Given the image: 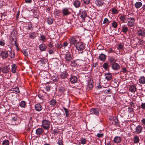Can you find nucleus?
<instances>
[{
    "instance_id": "obj_30",
    "label": "nucleus",
    "mask_w": 145,
    "mask_h": 145,
    "mask_svg": "<svg viewBox=\"0 0 145 145\" xmlns=\"http://www.w3.org/2000/svg\"><path fill=\"white\" fill-rule=\"evenodd\" d=\"M142 3L141 2L138 1L136 3L135 6L136 8H140L142 6Z\"/></svg>"
},
{
    "instance_id": "obj_39",
    "label": "nucleus",
    "mask_w": 145,
    "mask_h": 145,
    "mask_svg": "<svg viewBox=\"0 0 145 145\" xmlns=\"http://www.w3.org/2000/svg\"><path fill=\"white\" fill-rule=\"evenodd\" d=\"M139 139L138 137V136H135L134 138V142L135 143H138L139 141Z\"/></svg>"
},
{
    "instance_id": "obj_24",
    "label": "nucleus",
    "mask_w": 145,
    "mask_h": 145,
    "mask_svg": "<svg viewBox=\"0 0 145 145\" xmlns=\"http://www.w3.org/2000/svg\"><path fill=\"white\" fill-rule=\"evenodd\" d=\"M105 78L107 80H110L112 78V75L110 73H106L105 74Z\"/></svg>"
},
{
    "instance_id": "obj_35",
    "label": "nucleus",
    "mask_w": 145,
    "mask_h": 145,
    "mask_svg": "<svg viewBox=\"0 0 145 145\" xmlns=\"http://www.w3.org/2000/svg\"><path fill=\"white\" fill-rule=\"evenodd\" d=\"M119 18L121 21L123 22H125V20L127 18V16L125 15H122Z\"/></svg>"
},
{
    "instance_id": "obj_34",
    "label": "nucleus",
    "mask_w": 145,
    "mask_h": 145,
    "mask_svg": "<svg viewBox=\"0 0 145 145\" xmlns=\"http://www.w3.org/2000/svg\"><path fill=\"white\" fill-rule=\"evenodd\" d=\"M11 91H13V92H15L16 93H19L20 92L19 89L18 87H16L12 89H11Z\"/></svg>"
},
{
    "instance_id": "obj_22",
    "label": "nucleus",
    "mask_w": 145,
    "mask_h": 145,
    "mask_svg": "<svg viewBox=\"0 0 145 145\" xmlns=\"http://www.w3.org/2000/svg\"><path fill=\"white\" fill-rule=\"evenodd\" d=\"M44 131L41 128H39L36 130V133L37 135H41Z\"/></svg>"
},
{
    "instance_id": "obj_23",
    "label": "nucleus",
    "mask_w": 145,
    "mask_h": 145,
    "mask_svg": "<svg viewBox=\"0 0 145 145\" xmlns=\"http://www.w3.org/2000/svg\"><path fill=\"white\" fill-rule=\"evenodd\" d=\"M129 89L131 92L134 93L137 90V88L135 86L132 85L129 87Z\"/></svg>"
},
{
    "instance_id": "obj_42",
    "label": "nucleus",
    "mask_w": 145,
    "mask_h": 145,
    "mask_svg": "<svg viewBox=\"0 0 145 145\" xmlns=\"http://www.w3.org/2000/svg\"><path fill=\"white\" fill-rule=\"evenodd\" d=\"M112 26L114 28H117L118 25L117 23L115 21H114L112 24Z\"/></svg>"
},
{
    "instance_id": "obj_62",
    "label": "nucleus",
    "mask_w": 145,
    "mask_h": 145,
    "mask_svg": "<svg viewBox=\"0 0 145 145\" xmlns=\"http://www.w3.org/2000/svg\"><path fill=\"white\" fill-rule=\"evenodd\" d=\"M138 43L139 44H143L144 43V41L143 40L140 39L138 41Z\"/></svg>"
},
{
    "instance_id": "obj_43",
    "label": "nucleus",
    "mask_w": 145,
    "mask_h": 145,
    "mask_svg": "<svg viewBox=\"0 0 145 145\" xmlns=\"http://www.w3.org/2000/svg\"><path fill=\"white\" fill-rule=\"evenodd\" d=\"M9 56L11 58H13L15 57V54L13 51H11L10 52Z\"/></svg>"
},
{
    "instance_id": "obj_18",
    "label": "nucleus",
    "mask_w": 145,
    "mask_h": 145,
    "mask_svg": "<svg viewBox=\"0 0 145 145\" xmlns=\"http://www.w3.org/2000/svg\"><path fill=\"white\" fill-rule=\"evenodd\" d=\"M68 75L69 74L66 71L62 72L60 74L61 78L62 79L66 78Z\"/></svg>"
},
{
    "instance_id": "obj_15",
    "label": "nucleus",
    "mask_w": 145,
    "mask_h": 145,
    "mask_svg": "<svg viewBox=\"0 0 145 145\" xmlns=\"http://www.w3.org/2000/svg\"><path fill=\"white\" fill-rule=\"evenodd\" d=\"M42 109V106L40 104L37 103L35 105V109L37 111H40Z\"/></svg>"
},
{
    "instance_id": "obj_17",
    "label": "nucleus",
    "mask_w": 145,
    "mask_h": 145,
    "mask_svg": "<svg viewBox=\"0 0 145 145\" xmlns=\"http://www.w3.org/2000/svg\"><path fill=\"white\" fill-rule=\"evenodd\" d=\"M1 55L3 58H7L8 55L7 51L2 52L1 53Z\"/></svg>"
},
{
    "instance_id": "obj_9",
    "label": "nucleus",
    "mask_w": 145,
    "mask_h": 145,
    "mask_svg": "<svg viewBox=\"0 0 145 145\" xmlns=\"http://www.w3.org/2000/svg\"><path fill=\"white\" fill-rule=\"evenodd\" d=\"M137 34L140 36L142 38L144 37L145 36V31L144 30H142L141 29H139L137 31Z\"/></svg>"
},
{
    "instance_id": "obj_13",
    "label": "nucleus",
    "mask_w": 145,
    "mask_h": 145,
    "mask_svg": "<svg viewBox=\"0 0 145 145\" xmlns=\"http://www.w3.org/2000/svg\"><path fill=\"white\" fill-rule=\"evenodd\" d=\"M65 59L67 61L69 62L72 59V57L71 55L70 54H65Z\"/></svg>"
},
{
    "instance_id": "obj_57",
    "label": "nucleus",
    "mask_w": 145,
    "mask_h": 145,
    "mask_svg": "<svg viewBox=\"0 0 145 145\" xmlns=\"http://www.w3.org/2000/svg\"><path fill=\"white\" fill-rule=\"evenodd\" d=\"M104 135L103 133H98L97 135V136L98 138H102Z\"/></svg>"
},
{
    "instance_id": "obj_8",
    "label": "nucleus",
    "mask_w": 145,
    "mask_h": 145,
    "mask_svg": "<svg viewBox=\"0 0 145 145\" xmlns=\"http://www.w3.org/2000/svg\"><path fill=\"white\" fill-rule=\"evenodd\" d=\"M73 5L76 8H78L81 7V5L80 1L78 0H75L73 2Z\"/></svg>"
},
{
    "instance_id": "obj_29",
    "label": "nucleus",
    "mask_w": 145,
    "mask_h": 145,
    "mask_svg": "<svg viewBox=\"0 0 145 145\" xmlns=\"http://www.w3.org/2000/svg\"><path fill=\"white\" fill-rule=\"evenodd\" d=\"M37 36V35L35 32L31 33L29 35V38L30 39H34Z\"/></svg>"
},
{
    "instance_id": "obj_63",
    "label": "nucleus",
    "mask_w": 145,
    "mask_h": 145,
    "mask_svg": "<svg viewBox=\"0 0 145 145\" xmlns=\"http://www.w3.org/2000/svg\"><path fill=\"white\" fill-rule=\"evenodd\" d=\"M56 47L58 49H60L61 48H62L63 46L61 44H59L58 43L56 45Z\"/></svg>"
},
{
    "instance_id": "obj_36",
    "label": "nucleus",
    "mask_w": 145,
    "mask_h": 145,
    "mask_svg": "<svg viewBox=\"0 0 145 145\" xmlns=\"http://www.w3.org/2000/svg\"><path fill=\"white\" fill-rule=\"evenodd\" d=\"M49 103L50 105L52 106H54L56 105L57 103V102L55 100L52 99L50 101Z\"/></svg>"
},
{
    "instance_id": "obj_58",
    "label": "nucleus",
    "mask_w": 145,
    "mask_h": 145,
    "mask_svg": "<svg viewBox=\"0 0 145 145\" xmlns=\"http://www.w3.org/2000/svg\"><path fill=\"white\" fill-rule=\"evenodd\" d=\"M40 61L41 63L43 64H45L46 63H47V60L45 59L41 60Z\"/></svg>"
},
{
    "instance_id": "obj_56",
    "label": "nucleus",
    "mask_w": 145,
    "mask_h": 145,
    "mask_svg": "<svg viewBox=\"0 0 145 145\" xmlns=\"http://www.w3.org/2000/svg\"><path fill=\"white\" fill-rule=\"evenodd\" d=\"M128 111L131 114L133 112L134 110L132 108L129 107L128 108Z\"/></svg>"
},
{
    "instance_id": "obj_46",
    "label": "nucleus",
    "mask_w": 145,
    "mask_h": 145,
    "mask_svg": "<svg viewBox=\"0 0 145 145\" xmlns=\"http://www.w3.org/2000/svg\"><path fill=\"white\" fill-rule=\"evenodd\" d=\"M80 141L82 144H86V138H83L80 139Z\"/></svg>"
},
{
    "instance_id": "obj_28",
    "label": "nucleus",
    "mask_w": 145,
    "mask_h": 145,
    "mask_svg": "<svg viewBox=\"0 0 145 145\" xmlns=\"http://www.w3.org/2000/svg\"><path fill=\"white\" fill-rule=\"evenodd\" d=\"M108 60L111 63V64L115 63L117 61L115 58L113 56L110 57L109 58Z\"/></svg>"
},
{
    "instance_id": "obj_19",
    "label": "nucleus",
    "mask_w": 145,
    "mask_h": 145,
    "mask_svg": "<svg viewBox=\"0 0 145 145\" xmlns=\"http://www.w3.org/2000/svg\"><path fill=\"white\" fill-rule=\"evenodd\" d=\"M39 47L40 50L42 51L45 50L47 48L46 46L44 43L40 44L39 46Z\"/></svg>"
},
{
    "instance_id": "obj_25",
    "label": "nucleus",
    "mask_w": 145,
    "mask_h": 145,
    "mask_svg": "<svg viewBox=\"0 0 145 145\" xmlns=\"http://www.w3.org/2000/svg\"><path fill=\"white\" fill-rule=\"evenodd\" d=\"M106 57V56L103 54H101L99 56V59L102 61H105Z\"/></svg>"
},
{
    "instance_id": "obj_32",
    "label": "nucleus",
    "mask_w": 145,
    "mask_h": 145,
    "mask_svg": "<svg viewBox=\"0 0 145 145\" xmlns=\"http://www.w3.org/2000/svg\"><path fill=\"white\" fill-rule=\"evenodd\" d=\"M77 41V40L75 38L73 37L70 40V43L71 44H75Z\"/></svg>"
},
{
    "instance_id": "obj_27",
    "label": "nucleus",
    "mask_w": 145,
    "mask_h": 145,
    "mask_svg": "<svg viewBox=\"0 0 145 145\" xmlns=\"http://www.w3.org/2000/svg\"><path fill=\"white\" fill-rule=\"evenodd\" d=\"M121 138L119 137H115L114 139V141L115 143H119L121 142Z\"/></svg>"
},
{
    "instance_id": "obj_6",
    "label": "nucleus",
    "mask_w": 145,
    "mask_h": 145,
    "mask_svg": "<svg viewBox=\"0 0 145 145\" xmlns=\"http://www.w3.org/2000/svg\"><path fill=\"white\" fill-rule=\"evenodd\" d=\"M10 68V67L9 65L5 66L2 67V68H1V70L3 73H7L9 72Z\"/></svg>"
},
{
    "instance_id": "obj_45",
    "label": "nucleus",
    "mask_w": 145,
    "mask_h": 145,
    "mask_svg": "<svg viewBox=\"0 0 145 145\" xmlns=\"http://www.w3.org/2000/svg\"><path fill=\"white\" fill-rule=\"evenodd\" d=\"M65 91V88L62 86L59 87V91L61 93H63Z\"/></svg>"
},
{
    "instance_id": "obj_21",
    "label": "nucleus",
    "mask_w": 145,
    "mask_h": 145,
    "mask_svg": "<svg viewBox=\"0 0 145 145\" xmlns=\"http://www.w3.org/2000/svg\"><path fill=\"white\" fill-rule=\"evenodd\" d=\"M121 31L123 32L125 34H126L129 30L128 28L125 25H123L121 27Z\"/></svg>"
},
{
    "instance_id": "obj_49",
    "label": "nucleus",
    "mask_w": 145,
    "mask_h": 145,
    "mask_svg": "<svg viewBox=\"0 0 145 145\" xmlns=\"http://www.w3.org/2000/svg\"><path fill=\"white\" fill-rule=\"evenodd\" d=\"M9 141L8 140H5L2 143V145H9Z\"/></svg>"
},
{
    "instance_id": "obj_37",
    "label": "nucleus",
    "mask_w": 145,
    "mask_h": 145,
    "mask_svg": "<svg viewBox=\"0 0 145 145\" xmlns=\"http://www.w3.org/2000/svg\"><path fill=\"white\" fill-rule=\"evenodd\" d=\"M26 103L24 101H22L20 103V106L22 108H24L26 106Z\"/></svg>"
},
{
    "instance_id": "obj_52",
    "label": "nucleus",
    "mask_w": 145,
    "mask_h": 145,
    "mask_svg": "<svg viewBox=\"0 0 145 145\" xmlns=\"http://www.w3.org/2000/svg\"><path fill=\"white\" fill-rule=\"evenodd\" d=\"M91 0H83L84 3L86 5H88L90 2Z\"/></svg>"
},
{
    "instance_id": "obj_33",
    "label": "nucleus",
    "mask_w": 145,
    "mask_h": 145,
    "mask_svg": "<svg viewBox=\"0 0 145 145\" xmlns=\"http://www.w3.org/2000/svg\"><path fill=\"white\" fill-rule=\"evenodd\" d=\"M70 65L72 67H76L77 66V64L76 63V61H73L71 62Z\"/></svg>"
},
{
    "instance_id": "obj_16",
    "label": "nucleus",
    "mask_w": 145,
    "mask_h": 145,
    "mask_svg": "<svg viewBox=\"0 0 145 145\" xmlns=\"http://www.w3.org/2000/svg\"><path fill=\"white\" fill-rule=\"evenodd\" d=\"M142 127L140 125H138L136 128V132L137 134L141 133L142 130Z\"/></svg>"
},
{
    "instance_id": "obj_48",
    "label": "nucleus",
    "mask_w": 145,
    "mask_h": 145,
    "mask_svg": "<svg viewBox=\"0 0 145 145\" xmlns=\"http://www.w3.org/2000/svg\"><path fill=\"white\" fill-rule=\"evenodd\" d=\"M110 22L108 20V19L107 18H105L104 19L103 23L106 24H109Z\"/></svg>"
},
{
    "instance_id": "obj_26",
    "label": "nucleus",
    "mask_w": 145,
    "mask_h": 145,
    "mask_svg": "<svg viewBox=\"0 0 145 145\" xmlns=\"http://www.w3.org/2000/svg\"><path fill=\"white\" fill-rule=\"evenodd\" d=\"M80 17L82 18H85L87 16L86 11L85 10L82 11L80 13Z\"/></svg>"
},
{
    "instance_id": "obj_50",
    "label": "nucleus",
    "mask_w": 145,
    "mask_h": 145,
    "mask_svg": "<svg viewBox=\"0 0 145 145\" xmlns=\"http://www.w3.org/2000/svg\"><path fill=\"white\" fill-rule=\"evenodd\" d=\"M59 120V121L60 124L64 123L65 121V120L62 118H60Z\"/></svg>"
},
{
    "instance_id": "obj_7",
    "label": "nucleus",
    "mask_w": 145,
    "mask_h": 145,
    "mask_svg": "<svg viewBox=\"0 0 145 145\" xmlns=\"http://www.w3.org/2000/svg\"><path fill=\"white\" fill-rule=\"evenodd\" d=\"M62 12L63 16H67L71 14V12L69 11V8H63Z\"/></svg>"
},
{
    "instance_id": "obj_1",
    "label": "nucleus",
    "mask_w": 145,
    "mask_h": 145,
    "mask_svg": "<svg viewBox=\"0 0 145 145\" xmlns=\"http://www.w3.org/2000/svg\"><path fill=\"white\" fill-rule=\"evenodd\" d=\"M11 116V124L12 125H16L17 124V116L16 114H12Z\"/></svg>"
},
{
    "instance_id": "obj_3",
    "label": "nucleus",
    "mask_w": 145,
    "mask_h": 145,
    "mask_svg": "<svg viewBox=\"0 0 145 145\" xmlns=\"http://www.w3.org/2000/svg\"><path fill=\"white\" fill-rule=\"evenodd\" d=\"M50 121L47 120H44L42 121V126L43 128L45 129H47L50 128Z\"/></svg>"
},
{
    "instance_id": "obj_55",
    "label": "nucleus",
    "mask_w": 145,
    "mask_h": 145,
    "mask_svg": "<svg viewBox=\"0 0 145 145\" xmlns=\"http://www.w3.org/2000/svg\"><path fill=\"white\" fill-rule=\"evenodd\" d=\"M59 131L57 129H54L53 131V133L55 135H57Z\"/></svg>"
},
{
    "instance_id": "obj_54",
    "label": "nucleus",
    "mask_w": 145,
    "mask_h": 145,
    "mask_svg": "<svg viewBox=\"0 0 145 145\" xmlns=\"http://www.w3.org/2000/svg\"><path fill=\"white\" fill-rule=\"evenodd\" d=\"M118 48L119 49L122 50H123L124 49V46L121 44H118Z\"/></svg>"
},
{
    "instance_id": "obj_38",
    "label": "nucleus",
    "mask_w": 145,
    "mask_h": 145,
    "mask_svg": "<svg viewBox=\"0 0 145 145\" xmlns=\"http://www.w3.org/2000/svg\"><path fill=\"white\" fill-rule=\"evenodd\" d=\"M63 108L65 111L66 117H68L69 112L68 111L67 109L65 107H63Z\"/></svg>"
},
{
    "instance_id": "obj_20",
    "label": "nucleus",
    "mask_w": 145,
    "mask_h": 145,
    "mask_svg": "<svg viewBox=\"0 0 145 145\" xmlns=\"http://www.w3.org/2000/svg\"><path fill=\"white\" fill-rule=\"evenodd\" d=\"M51 79L54 82H57L59 80V78L57 74H55L52 76Z\"/></svg>"
},
{
    "instance_id": "obj_4",
    "label": "nucleus",
    "mask_w": 145,
    "mask_h": 145,
    "mask_svg": "<svg viewBox=\"0 0 145 145\" xmlns=\"http://www.w3.org/2000/svg\"><path fill=\"white\" fill-rule=\"evenodd\" d=\"M127 25L128 26L132 27L135 25V19L133 18H129L127 19Z\"/></svg>"
},
{
    "instance_id": "obj_5",
    "label": "nucleus",
    "mask_w": 145,
    "mask_h": 145,
    "mask_svg": "<svg viewBox=\"0 0 145 145\" xmlns=\"http://www.w3.org/2000/svg\"><path fill=\"white\" fill-rule=\"evenodd\" d=\"M90 114H95L98 116L99 114V110L98 108H92L90 111Z\"/></svg>"
},
{
    "instance_id": "obj_14",
    "label": "nucleus",
    "mask_w": 145,
    "mask_h": 145,
    "mask_svg": "<svg viewBox=\"0 0 145 145\" xmlns=\"http://www.w3.org/2000/svg\"><path fill=\"white\" fill-rule=\"evenodd\" d=\"M104 3L103 0H96L95 1V4L98 7L102 6Z\"/></svg>"
},
{
    "instance_id": "obj_53",
    "label": "nucleus",
    "mask_w": 145,
    "mask_h": 145,
    "mask_svg": "<svg viewBox=\"0 0 145 145\" xmlns=\"http://www.w3.org/2000/svg\"><path fill=\"white\" fill-rule=\"evenodd\" d=\"M48 46L50 48L54 49V46L52 42H49L48 44Z\"/></svg>"
},
{
    "instance_id": "obj_51",
    "label": "nucleus",
    "mask_w": 145,
    "mask_h": 145,
    "mask_svg": "<svg viewBox=\"0 0 145 145\" xmlns=\"http://www.w3.org/2000/svg\"><path fill=\"white\" fill-rule=\"evenodd\" d=\"M112 13L114 14H117L118 13V11L115 8H112Z\"/></svg>"
},
{
    "instance_id": "obj_12",
    "label": "nucleus",
    "mask_w": 145,
    "mask_h": 145,
    "mask_svg": "<svg viewBox=\"0 0 145 145\" xmlns=\"http://www.w3.org/2000/svg\"><path fill=\"white\" fill-rule=\"evenodd\" d=\"M93 80H90L88 82V85L87 86V89L88 90H91L93 87Z\"/></svg>"
},
{
    "instance_id": "obj_60",
    "label": "nucleus",
    "mask_w": 145,
    "mask_h": 145,
    "mask_svg": "<svg viewBox=\"0 0 145 145\" xmlns=\"http://www.w3.org/2000/svg\"><path fill=\"white\" fill-rule=\"evenodd\" d=\"M115 118V119H114L115 124L116 126H118L119 123H118V118H117L116 119V118Z\"/></svg>"
},
{
    "instance_id": "obj_47",
    "label": "nucleus",
    "mask_w": 145,
    "mask_h": 145,
    "mask_svg": "<svg viewBox=\"0 0 145 145\" xmlns=\"http://www.w3.org/2000/svg\"><path fill=\"white\" fill-rule=\"evenodd\" d=\"M47 23L49 24H52L53 22V19L52 18H49L47 21Z\"/></svg>"
},
{
    "instance_id": "obj_64",
    "label": "nucleus",
    "mask_w": 145,
    "mask_h": 145,
    "mask_svg": "<svg viewBox=\"0 0 145 145\" xmlns=\"http://www.w3.org/2000/svg\"><path fill=\"white\" fill-rule=\"evenodd\" d=\"M40 38L41 40L44 42L46 39V38L44 35H41L40 37Z\"/></svg>"
},
{
    "instance_id": "obj_31",
    "label": "nucleus",
    "mask_w": 145,
    "mask_h": 145,
    "mask_svg": "<svg viewBox=\"0 0 145 145\" xmlns=\"http://www.w3.org/2000/svg\"><path fill=\"white\" fill-rule=\"evenodd\" d=\"M139 82L141 84H145V78L144 76H141L139 80Z\"/></svg>"
},
{
    "instance_id": "obj_11",
    "label": "nucleus",
    "mask_w": 145,
    "mask_h": 145,
    "mask_svg": "<svg viewBox=\"0 0 145 145\" xmlns=\"http://www.w3.org/2000/svg\"><path fill=\"white\" fill-rule=\"evenodd\" d=\"M111 67L113 69L115 70H118L120 68L119 64L116 63L111 64Z\"/></svg>"
},
{
    "instance_id": "obj_10",
    "label": "nucleus",
    "mask_w": 145,
    "mask_h": 145,
    "mask_svg": "<svg viewBox=\"0 0 145 145\" xmlns=\"http://www.w3.org/2000/svg\"><path fill=\"white\" fill-rule=\"evenodd\" d=\"M71 82L72 84L76 83L78 81L77 77L75 76H71L70 78Z\"/></svg>"
},
{
    "instance_id": "obj_61",
    "label": "nucleus",
    "mask_w": 145,
    "mask_h": 145,
    "mask_svg": "<svg viewBox=\"0 0 145 145\" xmlns=\"http://www.w3.org/2000/svg\"><path fill=\"white\" fill-rule=\"evenodd\" d=\"M22 53L26 57L28 56V54L27 52L25 50H24L22 51Z\"/></svg>"
},
{
    "instance_id": "obj_44",
    "label": "nucleus",
    "mask_w": 145,
    "mask_h": 145,
    "mask_svg": "<svg viewBox=\"0 0 145 145\" xmlns=\"http://www.w3.org/2000/svg\"><path fill=\"white\" fill-rule=\"evenodd\" d=\"M64 80L62 81L61 82V83L64 86H67L69 84L68 80Z\"/></svg>"
},
{
    "instance_id": "obj_40",
    "label": "nucleus",
    "mask_w": 145,
    "mask_h": 145,
    "mask_svg": "<svg viewBox=\"0 0 145 145\" xmlns=\"http://www.w3.org/2000/svg\"><path fill=\"white\" fill-rule=\"evenodd\" d=\"M16 65L15 64H13L12 66V73H15L16 70Z\"/></svg>"
},
{
    "instance_id": "obj_59",
    "label": "nucleus",
    "mask_w": 145,
    "mask_h": 145,
    "mask_svg": "<svg viewBox=\"0 0 145 145\" xmlns=\"http://www.w3.org/2000/svg\"><path fill=\"white\" fill-rule=\"evenodd\" d=\"M52 87L48 85L46 87L45 89L47 91H48L50 90V89Z\"/></svg>"
},
{
    "instance_id": "obj_41",
    "label": "nucleus",
    "mask_w": 145,
    "mask_h": 145,
    "mask_svg": "<svg viewBox=\"0 0 145 145\" xmlns=\"http://www.w3.org/2000/svg\"><path fill=\"white\" fill-rule=\"evenodd\" d=\"M103 68L105 69L106 70L109 67V66L107 63H104L103 65Z\"/></svg>"
},
{
    "instance_id": "obj_2",
    "label": "nucleus",
    "mask_w": 145,
    "mask_h": 145,
    "mask_svg": "<svg viewBox=\"0 0 145 145\" xmlns=\"http://www.w3.org/2000/svg\"><path fill=\"white\" fill-rule=\"evenodd\" d=\"M76 49L78 50L82 51L85 48L84 44L81 42H78L76 44Z\"/></svg>"
}]
</instances>
